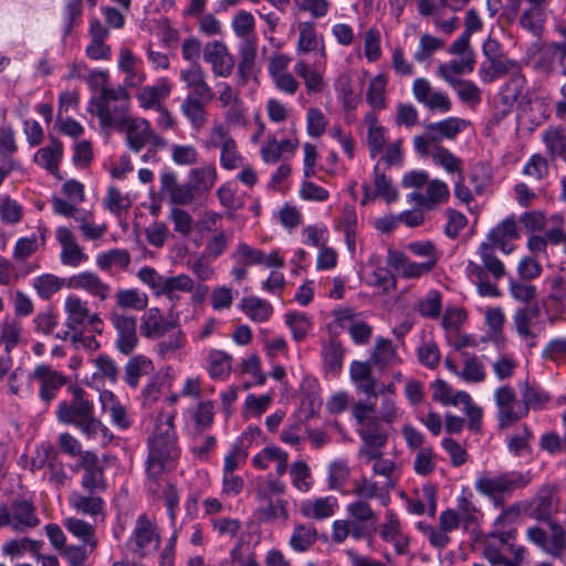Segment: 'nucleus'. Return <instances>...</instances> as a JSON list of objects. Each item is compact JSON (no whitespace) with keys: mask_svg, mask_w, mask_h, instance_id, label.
Returning <instances> with one entry per match:
<instances>
[{"mask_svg":"<svg viewBox=\"0 0 566 566\" xmlns=\"http://www.w3.org/2000/svg\"><path fill=\"white\" fill-rule=\"evenodd\" d=\"M174 419V412H159L156 418L155 429L148 438L146 474L147 488L151 493L159 492L160 476L172 471L181 455Z\"/></svg>","mask_w":566,"mask_h":566,"instance_id":"f257e3e1","label":"nucleus"},{"mask_svg":"<svg viewBox=\"0 0 566 566\" xmlns=\"http://www.w3.org/2000/svg\"><path fill=\"white\" fill-rule=\"evenodd\" d=\"M102 116L98 120L101 127L125 134L128 148L135 153L140 151L151 138L158 139V134L146 118L130 114V99L115 104L109 113L104 109Z\"/></svg>","mask_w":566,"mask_h":566,"instance_id":"f03ea898","label":"nucleus"},{"mask_svg":"<svg viewBox=\"0 0 566 566\" xmlns=\"http://www.w3.org/2000/svg\"><path fill=\"white\" fill-rule=\"evenodd\" d=\"M490 17L503 7L504 12L518 17L520 25L534 35H539L552 13V0H485Z\"/></svg>","mask_w":566,"mask_h":566,"instance_id":"7ed1b4c3","label":"nucleus"},{"mask_svg":"<svg viewBox=\"0 0 566 566\" xmlns=\"http://www.w3.org/2000/svg\"><path fill=\"white\" fill-rule=\"evenodd\" d=\"M530 483L527 474L516 471L494 472L482 471L474 481L475 491L489 499L494 506H503L514 491L525 488Z\"/></svg>","mask_w":566,"mask_h":566,"instance_id":"20e7f679","label":"nucleus"},{"mask_svg":"<svg viewBox=\"0 0 566 566\" xmlns=\"http://www.w3.org/2000/svg\"><path fill=\"white\" fill-rule=\"evenodd\" d=\"M85 81L92 91H99V95L92 98L88 104V111L94 113L98 120L103 117L104 109L109 113L115 104H122L126 99H130V95L125 87L108 85L109 74L107 71L91 70L87 72Z\"/></svg>","mask_w":566,"mask_h":566,"instance_id":"39448f33","label":"nucleus"},{"mask_svg":"<svg viewBox=\"0 0 566 566\" xmlns=\"http://www.w3.org/2000/svg\"><path fill=\"white\" fill-rule=\"evenodd\" d=\"M413 147L420 156L430 157L432 163L449 175H463V161L439 143L433 135H417L412 139Z\"/></svg>","mask_w":566,"mask_h":566,"instance_id":"423d86ee","label":"nucleus"},{"mask_svg":"<svg viewBox=\"0 0 566 566\" xmlns=\"http://www.w3.org/2000/svg\"><path fill=\"white\" fill-rule=\"evenodd\" d=\"M547 526V531L539 526L528 527L526 538L545 554L554 558H562L566 551V530L554 520H551Z\"/></svg>","mask_w":566,"mask_h":566,"instance_id":"0eeeda50","label":"nucleus"},{"mask_svg":"<svg viewBox=\"0 0 566 566\" xmlns=\"http://www.w3.org/2000/svg\"><path fill=\"white\" fill-rule=\"evenodd\" d=\"M40 524L35 506L27 500H14L0 506V528L11 527L14 532L24 533Z\"/></svg>","mask_w":566,"mask_h":566,"instance_id":"6e6552de","label":"nucleus"},{"mask_svg":"<svg viewBox=\"0 0 566 566\" xmlns=\"http://www.w3.org/2000/svg\"><path fill=\"white\" fill-rule=\"evenodd\" d=\"M65 326L74 332L90 329L93 333H101L103 321L97 313H92L87 302L76 295H69L64 301Z\"/></svg>","mask_w":566,"mask_h":566,"instance_id":"1a4fd4ad","label":"nucleus"},{"mask_svg":"<svg viewBox=\"0 0 566 566\" xmlns=\"http://www.w3.org/2000/svg\"><path fill=\"white\" fill-rule=\"evenodd\" d=\"M493 399L496 407V420L500 428H510L521 419L525 418L522 399L517 398L515 390L503 385L493 392Z\"/></svg>","mask_w":566,"mask_h":566,"instance_id":"9d476101","label":"nucleus"},{"mask_svg":"<svg viewBox=\"0 0 566 566\" xmlns=\"http://www.w3.org/2000/svg\"><path fill=\"white\" fill-rule=\"evenodd\" d=\"M67 391L71 395V399L59 402L55 416L59 422L75 426L94 411V403L86 398L84 389L77 385L70 386Z\"/></svg>","mask_w":566,"mask_h":566,"instance_id":"9b49d317","label":"nucleus"},{"mask_svg":"<svg viewBox=\"0 0 566 566\" xmlns=\"http://www.w3.org/2000/svg\"><path fill=\"white\" fill-rule=\"evenodd\" d=\"M415 99L432 113L446 114L452 109L449 94L432 86L426 77H417L411 85Z\"/></svg>","mask_w":566,"mask_h":566,"instance_id":"f8f14e48","label":"nucleus"},{"mask_svg":"<svg viewBox=\"0 0 566 566\" xmlns=\"http://www.w3.org/2000/svg\"><path fill=\"white\" fill-rule=\"evenodd\" d=\"M297 41L295 52L297 55L315 54L317 65H325L327 59L326 45L323 34L312 21H300L296 24Z\"/></svg>","mask_w":566,"mask_h":566,"instance_id":"ddd939ff","label":"nucleus"},{"mask_svg":"<svg viewBox=\"0 0 566 566\" xmlns=\"http://www.w3.org/2000/svg\"><path fill=\"white\" fill-rule=\"evenodd\" d=\"M291 57L284 53H275L269 60L268 72L274 87L286 95H294L300 82L290 72Z\"/></svg>","mask_w":566,"mask_h":566,"instance_id":"4468645a","label":"nucleus"},{"mask_svg":"<svg viewBox=\"0 0 566 566\" xmlns=\"http://www.w3.org/2000/svg\"><path fill=\"white\" fill-rule=\"evenodd\" d=\"M202 56L216 77L227 78L233 73L234 57L224 42H208L202 50Z\"/></svg>","mask_w":566,"mask_h":566,"instance_id":"2eb2a0df","label":"nucleus"},{"mask_svg":"<svg viewBox=\"0 0 566 566\" xmlns=\"http://www.w3.org/2000/svg\"><path fill=\"white\" fill-rule=\"evenodd\" d=\"M30 381L39 384V396L42 401L50 403L56 392L67 382V377L48 365H38L29 375Z\"/></svg>","mask_w":566,"mask_h":566,"instance_id":"dca6fc26","label":"nucleus"},{"mask_svg":"<svg viewBox=\"0 0 566 566\" xmlns=\"http://www.w3.org/2000/svg\"><path fill=\"white\" fill-rule=\"evenodd\" d=\"M109 321L116 331L115 345L124 355L132 354L137 344L136 318L117 312L109 314Z\"/></svg>","mask_w":566,"mask_h":566,"instance_id":"f3484780","label":"nucleus"},{"mask_svg":"<svg viewBox=\"0 0 566 566\" xmlns=\"http://www.w3.org/2000/svg\"><path fill=\"white\" fill-rule=\"evenodd\" d=\"M117 67L124 73L123 85L126 91L143 85L147 75L143 67V61L128 48H120L117 57Z\"/></svg>","mask_w":566,"mask_h":566,"instance_id":"a211bd4d","label":"nucleus"},{"mask_svg":"<svg viewBox=\"0 0 566 566\" xmlns=\"http://www.w3.org/2000/svg\"><path fill=\"white\" fill-rule=\"evenodd\" d=\"M78 465L83 469L81 485L88 493L104 492L107 489V482L104 476V469L99 464L98 457L91 451H84L78 460Z\"/></svg>","mask_w":566,"mask_h":566,"instance_id":"6ab92c4d","label":"nucleus"},{"mask_svg":"<svg viewBox=\"0 0 566 566\" xmlns=\"http://www.w3.org/2000/svg\"><path fill=\"white\" fill-rule=\"evenodd\" d=\"M129 545L133 552L142 556L158 547L159 535L146 514H142L137 517L134 531L129 538Z\"/></svg>","mask_w":566,"mask_h":566,"instance_id":"aec40b11","label":"nucleus"},{"mask_svg":"<svg viewBox=\"0 0 566 566\" xmlns=\"http://www.w3.org/2000/svg\"><path fill=\"white\" fill-rule=\"evenodd\" d=\"M160 192L168 200L178 206H187L195 201L196 192L189 184H179L178 176L172 170H164L160 174Z\"/></svg>","mask_w":566,"mask_h":566,"instance_id":"412c9836","label":"nucleus"},{"mask_svg":"<svg viewBox=\"0 0 566 566\" xmlns=\"http://www.w3.org/2000/svg\"><path fill=\"white\" fill-rule=\"evenodd\" d=\"M517 530L510 527L507 530L494 528L483 539V556L488 562H496V559L505 556L503 548L506 547L512 552V547H518L516 542Z\"/></svg>","mask_w":566,"mask_h":566,"instance_id":"4be33fe9","label":"nucleus"},{"mask_svg":"<svg viewBox=\"0 0 566 566\" xmlns=\"http://www.w3.org/2000/svg\"><path fill=\"white\" fill-rule=\"evenodd\" d=\"M520 238L516 220L513 216L503 219L486 234L485 242L497 248L504 254L514 251L513 241Z\"/></svg>","mask_w":566,"mask_h":566,"instance_id":"5701e85b","label":"nucleus"},{"mask_svg":"<svg viewBox=\"0 0 566 566\" xmlns=\"http://www.w3.org/2000/svg\"><path fill=\"white\" fill-rule=\"evenodd\" d=\"M172 83L168 77H159L153 85L142 86L135 97L142 109H156L170 96Z\"/></svg>","mask_w":566,"mask_h":566,"instance_id":"b1692460","label":"nucleus"},{"mask_svg":"<svg viewBox=\"0 0 566 566\" xmlns=\"http://www.w3.org/2000/svg\"><path fill=\"white\" fill-rule=\"evenodd\" d=\"M450 198L448 185L440 179L430 180L422 192L416 191L409 195L410 201H416L420 208L430 211L446 203Z\"/></svg>","mask_w":566,"mask_h":566,"instance_id":"393cba45","label":"nucleus"},{"mask_svg":"<svg viewBox=\"0 0 566 566\" xmlns=\"http://www.w3.org/2000/svg\"><path fill=\"white\" fill-rule=\"evenodd\" d=\"M179 78L188 90L189 96L202 99H212L214 97L213 90L207 81V74L199 64L195 63L189 67L182 69L179 73Z\"/></svg>","mask_w":566,"mask_h":566,"instance_id":"a878e982","label":"nucleus"},{"mask_svg":"<svg viewBox=\"0 0 566 566\" xmlns=\"http://www.w3.org/2000/svg\"><path fill=\"white\" fill-rule=\"evenodd\" d=\"M55 235L61 244L60 260L63 265L77 268L88 259L70 229L59 227L55 231Z\"/></svg>","mask_w":566,"mask_h":566,"instance_id":"bb28decb","label":"nucleus"},{"mask_svg":"<svg viewBox=\"0 0 566 566\" xmlns=\"http://www.w3.org/2000/svg\"><path fill=\"white\" fill-rule=\"evenodd\" d=\"M67 286L75 290H82L90 295L105 301L111 294V286L104 282L96 273L83 271L72 275L69 279Z\"/></svg>","mask_w":566,"mask_h":566,"instance_id":"cd10ccee","label":"nucleus"},{"mask_svg":"<svg viewBox=\"0 0 566 566\" xmlns=\"http://www.w3.org/2000/svg\"><path fill=\"white\" fill-rule=\"evenodd\" d=\"M338 506L336 496L312 497L300 503V513L306 518L322 521L332 517Z\"/></svg>","mask_w":566,"mask_h":566,"instance_id":"c85d7f7f","label":"nucleus"},{"mask_svg":"<svg viewBox=\"0 0 566 566\" xmlns=\"http://www.w3.org/2000/svg\"><path fill=\"white\" fill-rule=\"evenodd\" d=\"M395 482H382L381 484L374 482L367 478H361L355 482L353 493L363 501L377 499L382 506L390 503L389 491L394 489Z\"/></svg>","mask_w":566,"mask_h":566,"instance_id":"c756f323","label":"nucleus"},{"mask_svg":"<svg viewBox=\"0 0 566 566\" xmlns=\"http://www.w3.org/2000/svg\"><path fill=\"white\" fill-rule=\"evenodd\" d=\"M325 66L326 64L317 65V59L313 65L302 59L294 64V72L303 80L308 95L321 93L325 88Z\"/></svg>","mask_w":566,"mask_h":566,"instance_id":"7c9ffc66","label":"nucleus"},{"mask_svg":"<svg viewBox=\"0 0 566 566\" xmlns=\"http://www.w3.org/2000/svg\"><path fill=\"white\" fill-rule=\"evenodd\" d=\"M174 327L175 323L167 321L158 307L146 310L140 319V332L150 339L163 337Z\"/></svg>","mask_w":566,"mask_h":566,"instance_id":"2f4dec72","label":"nucleus"},{"mask_svg":"<svg viewBox=\"0 0 566 566\" xmlns=\"http://www.w3.org/2000/svg\"><path fill=\"white\" fill-rule=\"evenodd\" d=\"M500 98L509 107L514 104L520 106L530 104L531 98L525 76L522 73L511 76L501 90Z\"/></svg>","mask_w":566,"mask_h":566,"instance_id":"473e14b6","label":"nucleus"},{"mask_svg":"<svg viewBox=\"0 0 566 566\" xmlns=\"http://www.w3.org/2000/svg\"><path fill=\"white\" fill-rule=\"evenodd\" d=\"M211 101L189 95L182 99L180 112L193 129L199 130L206 125L208 120L207 106Z\"/></svg>","mask_w":566,"mask_h":566,"instance_id":"72a5a7b5","label":"nucleus"},{"mask_svg":"<svg viewBox=\"0 0 566 566\" xmlns=\"http://www.w3.org/2000/svg\"><path fill=\"white\" fill-rule=\"evenodd\" d=\"M474 63L473 56H459L458 59L441 63L437 67L436 74L450 86L461 81L459 76L471 73L474 69Z\"/></svg>","mask_w":566,"mask_h":566,"instance_id":"f704fd0d","label":"nucleus"},{"mask_svg":"<svg viewBox=\"0 0 566 566\" xmlns=\"http://www.w3.org/2000/svg\"><path fill=\"white\" fill-rule=\"evenodd\" d=\"M374 187L375 189L369 191L368 187H365V197L363 203L365 205L369 199L375 200L377 197L382 198L386 202L391 203L398 199V190L392 185V181L385 172L380 171L379 164L374 168Z\"/></svg>","mask_w":566,"mask_h":566,"instance_id":"c9c22d12","label":"nucleus"},{"mask_svg":"<svg viewBox=\"0 0 566 566\" xmlns=\"http://www.w3.org/2000/svg\"><path fill=\"white\" fill-rule=\"evenodd\" d=\"M64 147L57 139H52L51 143L40 148L34 154V163L45 169L49 174L61 178L59 176L60 163L63 158Z\"/></svg>","mask_w":566,"mask_h":566,"instance_id":"e433bc0d","label":"nucleus"},{"mask_svg":"<svg viewBox=\"0 0 566 566\" xmlns=\"http://www.w3.org/2000/svg\"><path fill=\"white\" fill-rule=\"evenodd\" d=\"M380 537L392 543L398 554H403L408 547L409 542L401 531L398 515L391 510L385 514V522L380 526Z\"/></svg>","mask_w":566,"mask_h":566,"instance_id":"4c0bfd02","label":"nucleus"},{"mask_svg":"<svg viewBox=\"0 0 566 566\" xmlns=\"http://www.w3.org/2000/svg\"><path fill=\"white\" fill-rule=\"evenodd\" d=\"M74 427L77 428L87 440H95L103 447L109 444L114 438L111 430L95 416L94 411Z\"/></svg>","mask_w":566,"mask_h":566,"instance_id":"58836bf2","label":"nucleus"},{"mask_svg":"<svg viewBox=\"0 0 566 566\" xmlns=\"http://www.w3.org/2000/svg\"><path fill=\"white\" fill-rule=\"evenodd\" d=\"M517 389L522 399V405L525 407L524 411L526 417L531 410L538 411L545 409L547 403L551 401L548 392L528 381L518 382Z\"/></svg>","mask_w":566,"mask_h":566,"instance_id":"ea45409f","label":"nucleus"},{"mask_svg":"<svg viewBox=\"0 0 566 566\" xmlns=\"http://www.w3.org/2000/svg\"><path fill=\"white\" fill-rule=\"evenodd\" d=\"M364 124L367 126V146L373 158L384 151L387 143V129L378 123L375 112H367L364 116Z\"/></svg>","mask_w":566,"mask_h":566,"instance_id":"a19ab883","label":"nucleus"},{"mask_svg":"<svg viewBox=\"0 0 566 566\" xmlns=\"http://www.w3.org/2000/svg\"><path fill=\"white\" fill-rule=\"evenodd\" d=\"M467 277L476 286L480 296L500 297L501 291L496 283L489 280L484 270L474 261L469 260L465 265Z\"/></svg>","mask_w":566,"mask_h":566,"instance_id":"79ce46f5","label":"nucleus"},{"mask_svg":"<svg viewBox=\"0 0 566 566\" xmlns=\"http://www.w3.org/2000/svg\"><path fill=\"white\" fill-rule=\"evenodd\" d=\"M238 306L251 322L259 324L268 322L274 312L271 303L258 296L242 297Z\"/></svg>","mask_w":566,"mask_h":566,"instance_id":"37998d69","label":"nucleus"},{"mask_svg":"<svg viewBox=\"0 0 566 566\" xmlns=\"http://www.w3.org/2000/svg\"><path fill=\"white\" fill-rule=\"evenodd\" d=\"M349 376L355 388L367 396L376 391L377 379L373 375L369 363L354 360L349 367Z\"/></svg>","mask_w":566,"mask_h":566,"instance_id":"c03bdc74","label":"nucleus"},{"mask_svg":"<svg viewBox=\"0 0 566 566\" xmlns=\"http://www.w3.org/2000/svg\"><path fill=\"white\" fill-rule=\"evenodd\" d=\"M497 248L482 241L476 250V254L481 260L480 266L486 274H490L495 281L501 280L506 274L505 264L497 258L495 250Z\"/></svg>","mask_w":566,"mask_h":566,"instance_id":"a18cd8bd","label":"nucleus"},{"mask_svg":"<svg viewBox=\"0 0 566 566\" xmlns=\"http://www.w3.org/2000/svg\"><path fill=\"white\" fill-rule=\"evenodd\" d=\"M258 40L251 39L242 41L239 46L240 61L238 64V75L241 84H244L254 73L256 57Z\"/></svg>","mask_w":566,"mask_h":566,"instance_id":"49530a36","label":"nucleus"},{"mask_svg":"<svg viewBox=\"0 0 566 566\" xmlns=\"http://www.w3.org/2000/svg\"><path fill=\"white\" fill-rule=\"evenodd\" d=\"M69 504L77 513L88 516L101 514L104 507V501L101 496L95 493L84 495L77 491L71 493Z\"/></svg>","mask_w":566,"mask_h":566,"instance_id":"de8ad7c7","label":"nucleus"},{"mask_svg":"<svg viewBox=\"0 0 566 566\" xmlns=\"http://www.w3.org/2000/svg\"><path fill=\"white\" fill-rule=\"evenodd\" d=\"M432 399L443 406H459L461 402H469V394L453 388L443 379H436L431 385Z\"/></svg>","mask_w":566,"mask_h":566,"instance_id":"09e8293b","label":"nucleus"},{"mask_svg":"<svg viewBox=\"0 0 566 566\" xmlns=\"http://www.w3.org/2000/svg\"><path fill=\"white\" fill-rule=\"evenodd\" d=\"M370 361L375 366L387 367L402 363L391 340L378 338L370 355Z\"/></svg>","mask_w":566,"mask_h":566,"instance_id":"8fccbe9b","label":"nucleus"},{"mask_svg":"<svg viewBox=\"0 0 566 566\" xmlns=\"http://www.w3.org/2000/svg\"><path fill=\"white\" fill-rule=\"evenodd\" d=\"M195 287L192 279L187 274L165 276L159 296H166L170 302H176L182 293H190Z\"/></svg>","mask_w":566,"mask_h":566,"instance_id":"3c124183","label":"nucleus"},{"mask_svg":"<svg viewBox=\"0 0 566 566\" xmlns=\"http://www.w3.org/2000/svg\"><path fill=\"white\" fill-rule=\"evenodd\" d=\"M64 527L82 544L88 546L90 551L93 552L97 546V538L95 536V527L76 517H67L63 521Z\"/></svg>","mask_w":566,"mask_h":566,"instance_id":"603ef678","label":"nucleus"},{"mask_svg":"<svg viewBox=\"0 0 566 566\" xmlns=\"http://www.w3.org/2000/svg\"><path fill=\"white\" fill-rule=\"evenodd\" d=\"M468 122L459 117H448L443 120L429 124L426 135H433L440 139H454L461 132L465 129Z\"/></svg>","mask_w":566,"mask_h":566,"instance_id":"864d4df0","label":"nucleus"},{"mask_svg":"<svg viewBox=\"0 0 566 566\" xmlns=\"http://www.w3.org/2000/svg\"><path fill=\"white\" fill-rule=\"evenodd\" d=\"M231 356L220 349H211L207 356V371L214 380L226 379L231 371Z\"/></svg>","mask_w":566,"mask_h":566,"instance_id":"5fc2aeb1","label":"nucleus"},{"mask_svg":"<svg viewBox=\"0 0 566 566\" xmlns=\"http://www.w3.org/2000/svg\"><path fill=\"white\" fill-rule=\"evenodd\" d=\"M387 77L385 74H377L374 76L368 85L366 92V101L371 106L370 112L381 111L387 107Z\"/></svg>","mask_w":566,"mask_h":566,"instance_id":"6e6d98bb","label":"nucleus"},{"mask_svg":"<svg viewBox=\"0 0 566 566\" xmlns=\"http://www.w3.org/2000/svg\"><path fill=\"white\" fill-rule=\"evenodd\" d=\"M284 323L291 331L295 342L304 340L313 328L312 317L304 312H289L284 314Z\"/></svg>","mask_w":566,"mask_h":566,"instance_id":"4d7b16f0","label":"nucleus"},{"mask_svg":"<svg viewBox=\"0 0 566 566\" xmlns=\"http://www.w3.org/2000/svg\"><path fill=\"white\" fill-rule=\"evenodd\" d=\"M189 182L193 187V191L207 192L210 191L217 182V169L213 165H205L201 167L192 168L189 171Z\"/></svg>","mask_w":566,"mask_h":566,"instance_id":"13d9d810","label":"nucleus"},{"mask_svg":"<svg viewBox=\"0 0 566 566\" xmlns=\"http://www.w3.org/2000/svg\"><path fill=\"white\" fill-rule=\"evenodd\" d=\"M130 264V254L125 249H111L96 255V265L103 271H111L113 268L127 270Z\"/></svg>","mask_w":566,"mask_h":566,"instance_id":"bf43d9fd","label":"nucleus"},{"mask_svg":"<svg viewBox=\"0 0 566 566\" xmlns=\"http://www.w3.org/2000/svg\"><path fill=\"white\" fill-rule=\"evenodd\" d=\"M258 517L263 522L286 521L289 517L287 502L283 499H266L259 502Z\"/></svg>","mask_w":566,"mask_h":566,"instance_id":"052dcab7","label":"nucleus"},{"mask_svg":"<svg viewBox=\"0 0 566 566\" xmlns=\"http://www.w3.org/2000/svg\"><path fill=\"white\" fill-rule=\"evenodd\" d=\"M119 308L144 311L148 306V295L137 289H120L115 294Z\"/></svg>","mask_w":566,"mask_h":566,"instance_id":"680f3d73","label":"nucleus"},{"mask_svg":"<svg viewBox=\"0 0 566 566\" xmlns=\"http://www.w3.org/2000/svg\"><path fill=\"white\" fill-rule=\"evenodd\" d=\"M42 547V542L29 537L15 538L2 545V553L11 558H20L25 554L36 555Z\"/></svg>","mask_w":566,"mask_h":566,"instance_id":"e2e57ef3","label":"nucleus"},{"mask_svg":"<svg viewBox=\"0 0 566 566\" xmlns=\"http://www.w3.org/2000/svg\"><path fill=\"white\" fill-rule=\"evenodd\" d=\"M458 377L470 384L482 382L486 378L485 367L476 356L464 354L462 369L459 371Z\"/></svg>","mask_w":566,"mask_h":566,"instance_id":"0e129e2a","label":"nucleus"},{"mask_svg":"<svg viewBox=\"0 0 566 566\" xmlns=\"http://www.w3.org/2000/svg\"><path fill=\"white\" fill-rule=\"evenodd\" d=\"M363 54L369 63H375L382 56L381 33L376 27L367 29L361 34Z\"/></svg>","mask_w":566,"mask_h":566,"instance_id":"69168bd1","label":"nucleus"},{"mask_svg":"<svg viewBox=\"0 0 566 566\" xmlns=\"http://www.w3.org/2000/svg\"><path fill=\"white\" fill-rule=\"evenodd\" d=\"M231 28L238 38H242L243 41L256 39L255 35V19L253 14L245 10H239L235 12L231 20Z\"/></svg>","mask_w":566,"mask_h":566,"instance_id":"338daca9","label":"nucleus"},{"mask_svg":"<svg viewBox=\"0 0 566 566\" xmlns=\"http://www.w3.org/2000/svg\"><path fill=\"white\" fill-rule=\"evenodd\" d=\"M548 153L566 161V135L562 128H548L542 137Z\"/></svg>","mask_w":566,"mask_h":566,"instance_id":"774afa93","label":"nucleus"}]
</instances>
